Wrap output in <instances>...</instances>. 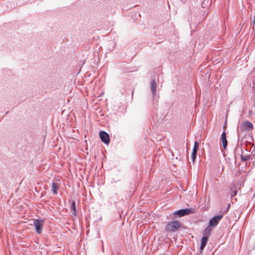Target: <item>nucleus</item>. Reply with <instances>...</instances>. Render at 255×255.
Masks as SVG:
<instances>
[{
    "label": "nucleus",
    "instance_id": "1",
    "mask_svg": "<svg viewBox=\"0 0 255 255\" xmlns=\"http://www.w3.org/2000/svg\"><path fill=\"white\" fill-rule=\"evenodd\" d=\"M183 226L182 223L176 220H172L167 222L165 227V231L166 232L174 233Z\"/></svg>",
    "mask_w": 255,
    "mask_h": 255
},
{
    "label": "nucleus",
    "instance_id": "2",
    "mask_svg": "<svg viewBox=\"0 0 255 255\" xmlns=\"http://www.w3.org/2000/svg\"><path fill=\"white\" fill-rule=\"evenodd\" d=\"M195 212V209L192 208L180 209L173 213V216L174 218H181Z\"/></svg>",
    "mask_w": 255,
    "mask_h": 255
},
{
    "label": "nucleus",
    "instance_id": "3",
    "mask_svg": "<svg viewBox=\"0 0 255 255\" xmlns=\"http://www.w3.org/2000/svg\"><path fill=\"white\" fill-rule=\"evenodd\" d=\"M224 217V213H220L212 217L209 220L208 225L213 229H214L217 226L220 221Z\"/></svg>",
    "mask_w": 255,
    "mask_h": 255
},
{
    "label": "nucleus",
    "instance_id": "4",
    "mask_svg": "<svg viewBox=\"0 0 255 255\" xmlns=\"http://www.w3.org/2000/svg\"><path fill=\"white\" fill-rule=\"evenodd\" d=\"M44 224V220L41 219H35L33 220V226L36 233L39 235L40 234L43 229Z\"/></svg>",
    "mask_w": 255,
    "mask_h": 255
},
{
    "label": "nucleus",
    "instance_id": "5",
    "mask_svg": "<svg viewBox=\"0 0 255 255\" xmlns=\"http://www.w3.org/2000/svg\"><path fill=\"white\" fill-rule=\"evenodd\" d=\"M99 136L101 141L106 145H109L110 142V137L108 133L102 130L99 132Z\"/></svg>",
    "mask_w": 255,
    "mask_h": 255
},
{
    "label": "nucleus",
    "instance_id": "6",
    "mask_svg": "<svg viewBox=\"0 0 255 255\" xmlns=\"http://www.w3.org/2000/svg\"><path fill=\"white\" fill-rule=\"evenodd\" d=\"M150 90L152 95L153 101H154L156 99V90H157V84L155 79L151 80L150 83Z\"/></svg>",
    "mask_w": 255,
    "mask_h": 255
},
{
    "label": "nucleus",
    "instance_id": "7",
    "mask_svg": "<svg viewBox=\"0 0 255 255\" xmlns=\"http://www.w3.org/2000/svg\"><path fill=\"white\" fill-rule=\"evenodd\" d=\"M240 128L243 130L249 131L254 128V126L250 121H246L241 125Z\"/></svg>",
    "mask_w": 255,
    "mask_h": 255
},
{
    "label": "nucleus",
    "instance_id": "8",
    "mask_svg": "<svg viewBox=\"0 0 255 255\" xmlns=\"http://www.w3.org/2000/svg\"><path fill=\"white\" fill-rule=\"evenodd\" d=\"M208 238L202 237L201 240H200V246L199 248V250L200 252V253L202 254L203 253V251H204L205 248L206 247L207 243L209 241Z\"/></svg>",
    "mask_w": 255,
    "mask_h": 255
},
{
    "label": "nucleus",
    "instance_id": "9",
    "mask_svg": "<svg viewBox=\"0 0 255 255\" xmlns=\"http://www.w3.org/2000/svg\"><path fill=\"white\" fill-rule=\"evenodd\" d=\"M221 140L223 143V147L224 150L226 149L228 144V141L226 138V133L225 130L221 134Z\"/></svg>",
    "mask_w": 255,
    "mask_h": 255
},
{
    "label": "nucleus",
    "instance_id": "10",
    "mask_svg": "<svg viewBox=\"0 0 255 255\" xmlns=\"http://www.w3.org/2000/svg\"><path fill=\"white\" fill-rule=\"evenodd\" d=\"M213 230H214V229H213L210 226L208 225V226L205 228V229L203 230V231L202 232V234H203L202 237L209 238L210 237V235L211 234V233Z\"/></svg>",
    "mask_w": 255,
    "mask_h": 255
},
{
    "label": "nucleus",
    "instance_id": "11",
    "mask_svg": "<svg viewBox=\"0 0 255 255\" xmlns=\"http://www.w3.org/2000/svg\"><path fill=\"white\" fill-rule=\"evenodd\" d=\"M71 210L72 211V216L76 217L77 215V210L75 200H72L71 201Z\"/></svg>",
    "mask_w": 255,
    "mask_h": 255
},
{
    "label": "nucleus",
    "instance_id": "12",
    "mask_svg": "<svg viewBox=\"0 0 255 255\" xmlns=\"http://www.w3.org/2000/svg\"><path fill=\"white\" fill-rule=\"evenodd\" d=\"M251 154L243 155V149H242V154L240 155L241 159L242 162L246 161L251 159Z\"/></svg>",
    "mask_w": 255,
    "mask_h": 255
},
{
    "label": "nucleus",
    "instance_id": "13",
    "mask_svg": "<svg viewBox=\"0 0 255 255\" xmlns=\"http://www.w3.org/2000/svg\"><path fill=\"white\" fill-rule=\"evenodd\" d=\"M58 188L59 187L57 184L55 182H53L52 184V191L54 194H57V190Z\"/></svg>",
    "mask_w": 255,
    "mask_h": 255
},
{
    "label": "nucleus",
    "instance_id": "14",
    "mask_svg": "<svg viewBox=\"0 0 255 255\" xmlns=\"http://www.w3.org/2000/svg\"><path fill=\"white\" fill-rule=\"evenodd\" d=\"M199 147V142L197 140L194 141V146L192 152H197L198 149Z\"/></svg>",
    "mask_w": 255,
    "mask_h": 255
},
{
    "label": "nucleus",
    "instance_id": "15",
    "mask_svg": "<svg viewBox=\"0 0 255 255\" xmlns=\"http://www.w3.org/2000/svg\"><path fill=\"white\" fill-rule=\"evenodd\" d=\"M197 152H192V153H191V160H192L193 163H194V162L195 161L196 156H197Z\"/></svg>",
    "mask_w": 255,
    "mask_h": 255
},
{
    "label": "nucleus",
    "instance_id": "16",
    "mask_svg": "<svg viewBox=\"0 0 255 255\" xmlns=\"http://www.w3.org/2000/svg\"><path fill=\"white\" fill-rule=\"evenodd\" d=\"M230 207H231V204H228L227 205V208L225 210H224L223 212H220V213H224V215L227 213V212L229 211V210H230Z\"/></svg>",
    "mask_w": 255,
    "mask_h": 255
},
{
    "label": "nucleus",
    "instance_id": "17",
    "mask_svg": "<svg viewBox=\"0 0 255 255\" xmlns=\"http://www.w3.org/2000/svg\"><path fill=\"white\" fill-rule=\"evenodd\" d=\"M237 194V191L236 190L233 191L232 193H231V197H233L234 196H236Z\"/></svg>",
    "mask_w": 255,
    "mask_h": 255
},
{
    "label": "nucleus",
    "instance_id": "18",
    "mask_svg": "<svg viewBox=\"0 0 255 255\" xmlns=\"http://www.w3.org/2000/svg\"><path fill=\"white\" fill-rule=\"evenodd\" d=\"M102 252H104V243H103V241H102Z\"/></svg>",
    "mask_w": 255,
    "mask_h": 255
},
{
    "label": "nucleus",
    "instance_id": "19",
    "mask_svg": "<svg viewBox=\"0 0 255 255\" xmlns=\"http://www.w3.org/2000/svg\"><path fill=\"white\" fill-rule=\"evenodd\" d=\"M253 25L254 26H255V15L254 16V19L253 21Z\"/></svg>",
    "mask_w": 255,
    "mask_h": 255
},
{
    "label": "nucleus",
    "instance_id": "20",
    "mask_svg": "<svg viewBox=\"0 0 255 255\" xmlns=\"http://www.w3.org/2000/svg\"><path fill=\"white\" fill-rule=\"evenodd\" d=\"M239 140H240V138H239V136L238 135V139H237V146H238L239 145Z\"/></svg>",
    "mask_w": 255,
    "mask_h": 255
},
{
    "label": "nucleus",
    "instance_id": "21",
    "mask_svg": "<svg viewBox=\"0 0 255 255\" xmlns=\"http://www.w3.org/2000/svg\"><path fill=\"white\" fill-rule=\"evenodd\" d=\"M245 150L247 151L248 152H250V150L248 149V148H245Z\"/></svg>",
    "mask_w": 255,
    "mask_h": 255
},
{
    "label": "nucleus",
    "instance_id": "22",
    "mask_svg": "<svg viewBox=\"0 0 255 255\" xmlns=\"http://www.w3.org/2000/svg\"><path fill=\"white\" fill-rule=\"evenodd\" d=\"M237 147H236V148H235V152H236V151H237Z\"/></svg>",
    "mask_w": 255,
    "mask_h": 255
},
{
    "label": "nucleus",
    "instance_id": "23",
    "mask_svg": "<svg viewBox=\"0 0 255 255\" xmlns=\"http://www.w3.org/2000/svg\"><path fill=\"white\" fill-rule=\"evenodd\" d=\"M240 146H241V148L242 147V143L241 144Z\"/></svg>",
    "mask_w": 255,
    "mask_h": 255
},
{
    "label": "nucleus",
    "instance_id": "24",
    "mask_svg": "<svg viewBox=\"0 0 255 255\" xmlns=\"http://www.w3.org/2000/svg\"><path fill=\"white\" fill-rule=\"evenodd\" d=\"M43 193H42L41 195V197H43Z\"/></svg>",
    "mask_w": 255,
    "mask_h": 255
},
{
    "label": "nucleus",
    "instance_id": "25",
    "mask_svg": "<svg viewBox=\"0 0 255 255\" xmlns=\"http://www.w3.org/2000/svg\"><path fill=\"white\" fill-rule=\"evenodd\" d=\"M113 50V48L112 49H110V51Z\"/></svg>",
    "mask_w": 255,
    "mask_h": 255
},
{
    "label": "nucleus",
    "instance_id": "26",
    "mask_svg": "<svg viewBox=\"0 0 255 255\" xmlns=\"http://www.w3.org/2000/svg\"><path fill=\"white\" fill-rule=\"evenodd\" d=\"M113 50V48L112 49H110V51Z\"/></svg>",
    "mask_w": 255,
    "mask_h": 255
}]
</instances>
